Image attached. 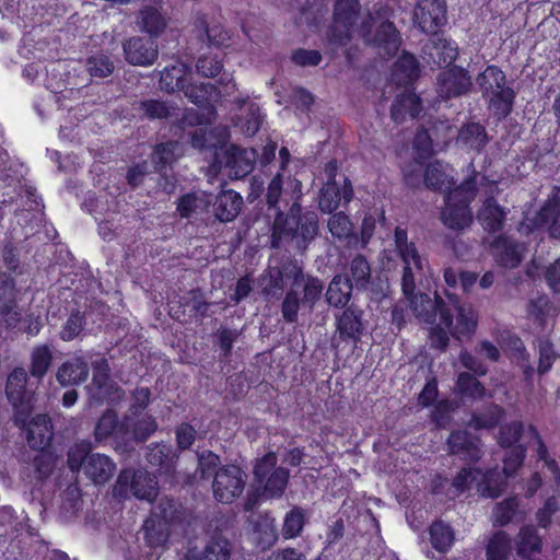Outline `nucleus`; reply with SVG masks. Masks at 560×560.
<instances>
[{
  "instance_id": "f257e3e1",
  "label": "nucleus",
  "mask_w": 560,
  "mask_h": 560,
  "mask_svg": "<svg viewBox=\"0 0 560 560\" xmlns=\"http://www.w3.org/2000/svg\"><path fill=\"white\" fill-rule=\"evenodd\" d=\"M456 316L445 305L440 311V319L429 331L431 347L444 351L450 341V336L456 340L470 339L476 331L478 316L470 305H457L455 307Z\"/></svg>"
},
{
  "instance_id": "f03ea898",
  "label": "nucleus",
  "mask_w": 560,
  "mask_h": 560,
  "mask_svg": "<svg viewBox=\"0 0 560 560\" xmlns=\"http://www.w3.org/2000/svg\"><path fill=\"white\" fill-rule=\"evenodd\" d=\"M468 168L474 174L456 188L450 190L445 196V206L441 212L443 224L450 230L460 232L468 229L472 223V212L469 203L476 196V171L470 163Z\"/></svg>"
},
{
  "instance_id": "7ed1b4c3",
  "label": "nucleus",
  "mask_w": 560,
  "mask_h": 560,
  "mask_svg": "<svg viewBox=\"0 0 560 560\" xmlns=\"http://www.w3.org/2000/svg\"><path fill=\"white\" fill-rule=\"evenodd\" d=\"M476 82L493 115L499 119L508 117L513 109L515 92L508 85L505 73L490 65L477 75Z\"/></svg>"
},
{
  "instance_id": "20e7f679",
  "label": "nucleus",
  "mask_w": 560,
  "mask_h": 560,
  "mask_svg": "<svg viewBox=\"0 0 560 560\" xmlns=\"http://www.w3.org/2000/svg\"><path fill=\"white\" fill-rule=\"evenodd\" d=\"M394 241L397 254L404 264L401 290L408 296L416 289V281L423 275L427 260L422 257L415 243L408 241L407 231L396 228Z\"/></svg>"
},
{
  "instance_id": "39448f33",
  "label": "nucleus",
  "mask_w": 560,
  "mask_h": 560,
  "mask_svg": "<svg viewBox=\"0 0 560 560\" xmlns=\"http://www.w3.org/2000/svg\"><path fill=\"white\" fill-rule=\"evenodd\" d=\"M175 508L172 500L162 499L143 524L144 539L151 548L163 547L168 540L170 523Z\"/></svg>"
},
{
  "instance_id": "423d86ee",
  "label": "nucleus",
  "mask_w": 560,
  "mask_h": 560,
  "mask_svg": "<svg viewBox=\"0 0 560 560\" xmlns=\"http://www.w3.org/2000/svg\"><path fill=\"white\" fill-rule=\"evenodd\" d=\"M277 456L270 452L255 465V478L265 481L264 493L268 498H280L288 485L289 471L283 467H276Z\"/></svg>"
},
{
  "instance_id": "0eeeda50",
  "label": "nucleus",
  "mask_w": 560,
  "mask_h": 560,
  "mask_svg": "<svg viewBox=\"0 0 560 560\" xmlns=\"http://www.w3.org/2000/svg\"><path fill=\"white\" fill-rule=\"evenodd\" d=\"M246 478V474L236 465H226L218 469L212 482L215 500L221 503H231L242 494Z\"/></svg>"
},
{
  "instance_id": "6e6552de",
  "label": "nucleus",
  "mask_w": 560,
  "mask_h": 560,
  "mask_svg": "<svg viewBox=\"0 0 560 560\" xmlns=\"http://www.w3.org/2000/svg\"><path fill=\"white\" fill-rule=\"evenodd\" d=\"M540 230H547L551 237L560 240V199L557 196L549 198L534 219L526 218L518 228L525 235Z\"/></svg>"
},
{
  "instance_id": "1a4fd4ad",
  "label": "nucleus",
  "mask_w": 560,
  "mask_h": 560,
  "mask_svg": "<svg viewBox=\"0 0 560 560\" xmlns=\"http://www.w3.org/2000/svg\"><path fill=\"white\" fill-rule=\"evenodd\" d=\"M360 4L358 0H337L330 40L346 45L355 31Z\"/></svg>"
},
{
  "instance_id": "9d476101",
  "label": "nucleus",
  "mask_w": 560,
  "mask_h": 560,
  "mask_svg": "<svg viewBox=\"0 0 560 560\" xmlns=\"http://www.w3.org/2000/svg\"><path fill=\"white\" fill-rule=\"evenodd\" d=\"M445 0H418L413 10V22L423 32L435 34L446 23Z\"/></svg>"
},
{
  "instance_id": "9b49d317",
  "label": "nucleus",
  "mask_w": 560,
  "mask_h": 560,
  "mask_svg": "<svg viewBox=\"0 0 560 560\" xmlns=\"http://www.w3.org/2000/svg\"><path fill=\"white\" fill-rule=\"evenodd\" d=\"M257 153L254 149H241L232 145L228 148L222 156H218L219 163L229 168V176L242 178L253 171Z\"/></svg>"
},
{
  "instance_id": "f8f14e48",
  "label": "nucleus",
  "mask_w": 560,
  "mask_h": 560,
  "mask_svg": "<svg viewBox=\"0 0 560 560\" xmlns=\"http://www.w3.org/2000/svg\"><path fill=\"white\" fill-rule=\"evenodd\" d=\"M352 198V184L347 177H343L342 184L339 182H330L323 186L320 189L318 207L322 212L331 213L341 205H348Z\"/></svg>"
},
{
  "instance_id": "ddd939ff",
  "label": "nucleus",
  "mask_w": 560,
  "mask_h": 560,
  "mask_svg": "<svg viewBox=\"0 0 560 560\" xmlns=\"http://www.w3.org/2000/svg\"><path fill=\"white\" fill-rule=\"evenodd\" d=\"M471 85L472 82L468 71L459 67L443 71L438 78V91L444 98L467 94Z\"/></svg>"
},
{
  "instance_id": "4468645a",
  "label": "nucleus",
  "mask_w": 560,
  "mask_h": 560,
  "mask_svg": "<svg viewBox=\"0 0 560 560\" xmlns=\"http://www.w3.org/2000/svg\"><path fill=\"white\" fill-rule=\"evenodd\" d=\"M450 453L468 462H478L483 452L481 441L466 430L453 431L447 439Z\"/></svg>"
},
{
  "instance_id": "2eb2a0df",
  "label": "nucleus",
  "mask_w": 560,
  "mask_h": 560,
  "mask_svg": "<svg viewBox=\"0 0 560 560\" xmlns=\"http://www.w3.org/2000/svg\"><path fill=\"white\" fill-rule=\"evenodd\" d=\"M409 301V308L413 316L421 323L435 324L436 317H440L441 308L445 307V302L441 296L434 294V298H430L425 293H415L406 296Z\"/></svg>"
},
{
  "instance_id": "dca6fc26",
  "label": "nucleus",
  "mask_w": 560,
  "mask_h": 560,
  "mask_svg": "<svg viewBox=\"0 0 560 560\" xmlns=\"http://www.w3.org/2000/svg\"><path fill=\"white\" fill-rule=\"evenodd\" d=\"M126 60L135 66H151L158 59V45L152 38L135 36L124 44Z\"/></svg>"
},
{
  "instance_id": "f3484780",
  "label": "nucleus",
  "mask_w": 560,
  "mask_h": 560,
  "mask_svg": "<svg viewBox=\"0 0 560 560\" xmlns=\"http://www.w3.org/2000/svg\"><path fill=\"white\" fill-rule=\"evenodd\" d=\"M130 480V488L133 495L141 500L152 501L158 494L156 478L145 470H124L118 477V485L121 487Z\"/></svg>"
},
{
  "instance_id": "a211bd4d",
  "label": "nucleus",
  "mask_w": 560,
  "mask_h": 560,
  "mask_svg": "<svg viewBox=\"0 0 560 560\" xmlns=\"http://www.w3.org/2000/svg\"><path fill=\"white\" fill-rule=\"evenodd\" d=\"M363 311L358 306L350 305L340 314L336 315V332L343 341L358 342L363 330Z\"/></svg>"
},
{
  "instance_id": "6ab92c4d",
  "label": "nucleus",
  "mask_w": 560,
  "mask_h": 560,
  "mask_svg": "<svg viewBox=\"0 0 560 560\" xmlns=\"http://www.w3.org/2000/svg\"><path fill=\"white\" fill-rule=\"evenodd\" d=\"M492 249L497 261L506 268L517 267L526 250L524 244L515 243L508 236H499L494 240Z\"/></svg>"
},
{
  "instance_id": "aec40b11",
  "label": "nucleus",
  "mask_w": 560,
  "mask_h": 560,
  "mask_svg": "<svg viewBox=\"0 0 560 560\" xmlns=\"http://www.w3.org/2000/svg\"><path fill=\"white\" fill-rule=\"evenodd\" d=\"M116 471V464L113 459L101 453L91 454L83 469L84 475L94 485H105L112 479Z\"/></svg>"
},
{
  "instance_id": "412c9836",
  "label": "nucleus",
  "mask_w": 560,
  "mask_h": 560,
  "mask_svg": "<svg viewBox=\"0 0 560 560\" xmlns=\"http://www.w3.org/2000/svg\"><path fill=\"white\" fill-rule=\"evenodd\" d=\"M423 51L429 61L440 67L450 66L458 55L457 46L440 36L430 38L424 45Z\"/></svg>"
},
{
  "instance_id": "4be33fe9",
  "label": "nucleus",
  "mask_w": 560,
  "mask_h": 560,
  "mask_svg": "<svg viewBox=\"0 0 560 560\" xmlns=\"http://www.w3.org/2000/svg\"><path fill=\"white\" fill-rule=\"evenodd\" d=\"M243 198L236 191L222 190L213 202V214L221 222H232L240 213Z\"/></svg>"
},
{
  "instance_id": "5701e85b",
  "label": "nucleus",
  "mask_w": 560,
  "mask_h": 560,
  "mask_svg": "<svg viewBox=\"0 0 560 560\" xmlns=\"http://www.w3.org/2000/svg\"><path fill=\"white\" fill-rule=\"evenodd\" d=\"M51 438V424L47 415H37L28 422L26 440L33 450L43 451L49 445Z\"/></svg>"
},
{
  "instance_id": "b1692460",
  "label": "nucleus",
  "mask_w": 560,
  "mask_h": 560,
  "mask_svg": "<svg viewBox=\"0 0 560 560\" xmlns=\"http://www.w3.org/2000/svg\"><path fill=\"white\" fill-rule=\"evenodd\" d=\"M126 439L145 441L156 429L155 419L149 415H126L122 420Z\"/></svg>"
},
{
  "instance_id": "393cba45",
  "label": "nucleus",
  "mask_w": 560,
  "mask_h": 560,
  "mask_svg": "<svg viewBox=\"0 0 560 560\" xmlns=\"http://www.w3.org/2000/svg\"><path fill=\"white\" fill-rule=\"evenodd\" d=\"M136 23L140 31L150 35V37H159L167 26V19L161 13L160 9L154 5H144L137 14Z\"/></svg>"
},
{
  "instance_id": "a878e982",
  "label": "nucleus",
  "mask_w": 560,
  "mask_h": 560,
  "mask_svg": "<svg viewBox=\"0 0 560 560\" xmlns=\"http://www.w3.org/2000/svg\"><path fill=\"white\" fill-rule=\"evenodd\" d=\"M527 433L533 440V443L536 445L538 460L542 463V468L547 469V471L550 474L551 489L558 491L560 488V468L557 462L549 456L547 446L542 442L535 427L529 425Z\"/></svg>"
},
{
  "instance_id": "bb28decb",
  "label": "nucleus",
  "mask_w": 560,
  "mask_h": 560,
  "mask_svg": "<svg viewBox=\"0 0 560 560\" xmlns=\"http://www.w3.org/2000/svg\"><path fill=\"white\" fill-rule=\"evenodd\" d=\"M354 287L347 275H336L328 284L325 298L327 303L334 307L346 306L352 296Z\"/></svg>"
},
{
  "instance_id": "cd10ccee",
  "label": "nucleus",
  "mask_w": 560,
  "mask_h": 560,
  "mask_svg": "<svg viewBox=\"0 0 560 560\" xmlns=\"http://www.w3.org/2000/svg\"><path fill=\"white\" fill-rule=\"evenodd\" d=\"M421 109L422 106L419 96L412 92L405 91L404 93L397 95L395 98L392 105L390 114L392 118L396 122H402L408 117H417Z\"/></svg>"
},
{
  "instance_id": "c85d7f7f",
  "label": "nucleus",
  "mask_w": 560,
  "mask_h": 560,
  "mask_svg": "<svg viewBox=\"0 0 560 560\" xmlns=\"http://www.w3.org/2000/svg\"><path fill=\"white\" fill-rule=\"evenodd\" d=\"M27 374L23 368L14 369L8 376L5 394L9 401L14 406H23L28 401V392L26 390Z\"/></svg>"
},
{
  "instance_id": "c756f323",
  "label": "nucleus",
  "mask_w": 560,
  "mask_h": 560,
  "mask_svg": "<svg viewBox=\"0 0 560 560\" xmlns=\"http://www.w3.org/2000/svg\"><path fill=\"white\" fill-rule=\"evenodd\" d=\"M88 376L89 366L82 358L68 360L57 372V380L63 386L82 383Z\"/></svg>"
},
{
  "instance_id": "7c9ffc66",
  "label": "nucleus",
  "mask_w": 560,
  "mask_h": 560,
  "mask_svg": "<svg viewBox=\"0 0 560 560\" xmlns=\"http://www.w3.org/2000/svg\"><path fill=\"white\" fill-rule=\"evenodd\" d=\"M505 215V211L497 201L493 198H488L478 212V220L486 231L494 233L503 228Z\"/></svg>"
},
{
  "instance_id": "2f4dec72",
  "label": "nucleus",
  "mask_w": 560,
  "mask_h": 560,
  "mask_svg": "<svg viewBox=\"0 0 560 560\" xmlns=\"http://www.w3.org/2000/svg\"><path fill=\"white\" fill-rule=\"evenodd\" d=\"M212 202L211 195L206 191H194L182 196L177 202V211L182 218L205 212Z\"/></svg>"
},
{
  "instance_id": "473e14b6",
  "label": "nucleus",
  "mask_w": 560,
  "mask_h": 560,
  "mask_svg": "<svg viewBox=\"0 0 560 560\" xmlns=\"http://www.w3.org/2000/svg\"><path fill=\"white\" fill-rule=\"evenodd\" d=\"M327 226L335 240L347 242L349 246L357 245L358 237L353 232V224L346 213H334L328 219Z\"/></svg>"
},
{
  "instance_id": "72a5a7b5",
  "label": "nucleus",
  "mask_w": 560,
  "mask_h": 560,
  "mask_svg": "<svg viewBox=\"0 0 560 560\" xmlns=\"http://www.w3.org/2000/svg\"><path fill=\"white\" fill-rule=\"evenodd\" d=\"M189 68L180 61L171 67H166L160 78L161 89L166 92L183 91L187 84V74Z\"/></svg>"
},
{
  "instance_id": "f704fd0d",
  "label": "nucleus",
  "mask_w": 560,
  "mask_h": 560,
  "mask_svg": "<svg viewBox=\"0 0 560 560\" xmlns=\"http://www.w3.org/2000/svg\"><path fill=\"white\" fill-rule=\"evenodd\" d=\"M488 141L489 138L485 127L477 122H469L463 126L457 138V142L460 145L477 152L481 151Z\"/></svg>"
},
{
  "instance_id": "c9c22d12",
  "label": "nucleus",
  "mask_w": 560,
  "mask_h": 560,
  "mask_svg": "<svg viewBox=\"0 0 560 560\" xmlns=\"http://www.w3.org/2000/svg\"><path fill=\"white\" fill-rule=\"evenodd\" d=\"M94 435L97 441L106 440L110 435L126 439L122 421H118L117 413L114 410H106L100 418L95 425Z\"/></svg>"
},
{
  "instance_id": "e433bc0d",
  "label": "nucleus",
  "mask_w": 560,
  "mask_h": 560,
  "mask_svg": "<svg viewBox=\"0 0 560 560\" xmlns=\"http://www.w3.org/2000/svg\"><path fill=\"white\" fill-rule=\"evenodd\" d=\"M373 43L384 51V56L395 55L399 48L400 38L394 24L392 22L382 23Z\"/></svg>"
},
{
  "instance_id": "4c0bfd02",
  "label": "nucleus",
  "mask_w": 560,
  "mask_h": 560,
  "mask_svg": "<svg viewBox=\"0 0 560 560\" xmlns=\"http://www.w3.org/2000/svg\"><path fill=\"white\" fill-rule=\"evenodd\" d=\"M148 462L159 467L163 474H172L175 468V458L172 454V447L166 444H152L148 447Z\"/></svg>"
},
{
  "instance_id": "58836bf2",
  "label": "nucleus",
  "mask_w": 560,
  "mask_h": 560,
  "mask_svg": "<svg viewBox=\"0 0 560 560\" xmlns=\"http://www.w3.org/2000/svg\"><path fill=\"white\" fill-rule=\"evenodd\" d=\"M418 74L417 59L410 54H402L394 63L393 81L396 84L404 85L411 82Z\"/></svg>"
},
{
  "instance_id": "ea45409f",
  "label": "nucleus",
  "mask_w": 560,
  "mask_h": 560,
  "mask_svg": "<svg viewBox=\"0 0 560 560\" xmlns=\"http://www.w3.org/2000/svg\"><path fill=\"white\" fill-rule=\"evenodd\" d=\"M307 515L305 510L300 506H293L283 517L281 536L284 539L299 537L306 524Z\"/></svg>"
},
{
  "instance_id": "a19ab883",
  "label": "nucleus",
  "mask_w": 560,
  "mask_h": 560,
  "mask_svg": "<svg viewBox=\"0 0 560 560\" xmlns=\"http://www.w3.org/2000/svg\"><path fill=\"white\" fill-rule=\"evenodd\" d=\"M93 378L92 387H95V393L92 397L97 400H103L109 394V366L105 359H100L93 362Z\"/></svg>"
},
{
  "instance_id": "79ce46f5",
  "label": "nucleus",
  "mask_w": 560,
  "mask_h": 560,
  "mask_svg": "<svg viewBox=\"0 0 560 560\" xmlns=\"http://www.w3.org/2000/svg\"><path fill=\"white\" fill-rule=\"evenodd\" d=\"M347 276L355 289H366L371 280V266L368 259L361 254L353 257Z\"/></svg>"
},
{
  "instance_id": "37998d69",
  "label": "nucleus",
  "mask_w": 560,
  "mask_h": 560,
  "mask_svg": "<svg viewBox=\"0 0 560 560\" xmlns=\"http://www.w3.org/2000/svg\"><path fill=\"white\" fill-rule=\"evenodd\" d=\"M430 541L432 547L439 552H446L454 544L453 528L442 522L436 521L430 526Z\"/></svg>"
},
{
  "instance_id": "c03bdc74",
  "label": "nucleus",
  "mask_w": 560,
  "mask_h": 560,
  "mask_svg": "<svg viewBox=\"0 0 560 560\" xmlns=\"http://www.w3.org/2000/svg\"><path fill=\"white\" fill-rule=\"evenodd\" d=\"M182 155L180 145L176 141H170L156 145L152 154V161L159 172H163Z\"/></svg>"
},
{
  "instance_id": "a18cd8bd",
  "label": "nucleus",
  "mask_w": 560,
  "mask_h": 560,
  "mask_svg": "<svg viewBox=\"0 0 560 560\" xmlns=\"http://www.w3.org/2000/svg\"><path fill=\"white\" fill-rule=\"evenodd\" d=\"M453 176L447 172V165L441 162L430 163L424 173V184L432 189L447 188L452 184Z\"/></svg>"
},
{
  "instance_id": "49530a36",
  "label": "nucleus",
  "mask_w": 560,
  "mask_h": 560,
  "mask_svg": "<svg viewBox=\"0 0 560 560\" xmlns=\"http://www.w3.org/2000/svg\"><path fill=\"white\" fill-rule=\"evenodd\" d=\"M511 553V539L510 536L499 530L494 533L487 545L486 556L487 560H508Z\"/></svg>"
},
{
  "instance_id": "de8ad7c7",
  "label": "nucleus",
  "mask_w": 560,
  "mask_h": 560,
  "mask_svg": "<svg viewBox=\"0 0 560 560\" xmlns=\"http://www.w3.org/2000/svg\"><path fill=\"white\" fill-rule=\"evenodd\" d=\"M541 545V538L533 526L521 528L516 541L518 556L526 557L533 552H540Z\"/></svg>"
},
{
  "instance_id": "09e8293b",
  "label": "nucleus",
  "mask_w": 560,
  "mask_h": 560,
  "mask_svg": "<svg viewBox=\"0 0 560 560\" xmlns=\"http://www.w3.org/2000/svg\"><path fill=\"white\" fill-rule=\"evenodd\" d=\"M261 292L268 298L279 299L284 290L285 282L278 267H269L260 279Z\"/></svg>"
},
{
  "instance_id": "8fccbe9b",
  "label": "nucleus",
  "mask_w": 560,
  "mask_h": 560,
  "mask_svg": "<svg viewBox=\"0 0 560 560\" xmlns=\"http://www.w3.org/2000/svg\"><path fill=\"white\" fill-rule=\"evenodd\" d=\"M52 360L51 350L48 346H37L31 355L30 373L32 376L42 380L47 373Z\"/></svg>"
},
{
  "instance_id": "3c124183",
  "label": "nucleus",
  "mask_w": 560,
  "mask_h": 560,
  "mask_svg": "<svg viewBox=\"0 0 560 560\" xmlns=\"http://www.w3.org/2000/svg\"><path fill=\"white\" fill-rule=\"evenodd\" d=\"M481 482L478 485L479 491L483 497L498 498L501 495L505 485V477L497 469L488 470L480 476Z\"/></svg>"
},
{
  "instance_id": "603ef678",
  "label": "nucleus",
  "mask_w": 560,
  "mask_h": 560,
  "mask_svg": "<svg viewBox=\"0 0 560 560\" xmlns=\"http://www.w3.org/2000/svg\"><path fill=\"white\" fill-rule=\"evenodd\" d=\"M183 92L187 98L199 106L209 103L218 94L212 83H187Z\"/></svg>"
},
{
  "instance_id": "864d4df0",
  "label": "nucleus",
  "mask_w": 560,
  "mask_h": 560,
  "mask_svg": "<svg viewBox=\"0 0 560 560\" xmlns=\"http://www.w3.org/2000/svg\"><path fill=\"white\" fill-rule=\"evenodd\" d=\"M456 389L462 396L471 399H480L486 395L483 385L468 372H463L458 375Z\"/></svg>"
},
{
  "instance_id": "5fc2aeb1",
  "label": "nucleus",
  "mask_w": 560,
  "mask_h": 560,
  "mask_svg": "<svg viewBox=\"0 0 560 560\" xmlns=\"http://www.w3.org/2000/svg\"><path fill=\"white\" fill-rule=\"evenodd\" d=\"M86 70L92 77L106 78L110 75L115 69L114 62L109 56L98 52L90 56L85 62Z\"/></svg>"
},
{
  "instance_id": "6e6d98bb",
  "label": "nucleus",
  "mask_w": 560,
  "mask_h": 560,
  "mask_svg": "<svg viewBox=\"0 0 560 560\" xmlns=\"http://www.w3.org/2000/svg\"><path fill=\"white\" fill-rule=\"evenodd\" d=\"M301 288H303L304 293L302 305L307 307L310 312H313L315 304L323 295V282L316 277L307 276Z\"/></svg>"
},
{
  "instance_id": "4d7b16f0",
  "label": "nucleus",
  "mask_w": 560,
  "mask_h": 560,
  "mask_svg": "<svg viewBox=\"0 0 560 560\" xmlns=\"http://www.w3.org/2000/svg\"><path fill=\"white\" fill-rule=\"evenodd\" d=\"M518 508L517 498H509L498 503L492 512V523L494 526H504L509 524L516 514Z\"/></svg>"
},
{
  "instance_id": "13d9d810",
  "label": "nucleus",
  "mask_w": 560,
  "mask_h": 560,
  "mask_svg": "<svg viewBox=\"0 0 560 560\" xmlns=\"http://www.w3.org/2000/svg\"><path fill=\"white\" fill-rule=\"evenodd\" d=\"M139 109L149 119H163L173 116L177 108L163 101L148 100L139 104Z\"/></svg>"
},
{
  "instance_id": "bf43d9fd",
  "label": "nucleus",
  "mask_w": 560,
  "mask_h": 560,
  "mask_svg": "<svg viewBox=\"0 0 560 560\" xmlns=\"http://www.w3.org/2000/svg\"><path fill=\"white\" fill-rule=\"evenodd\" d=\"M92 450L90 442L82 441L74 444L68 452V466L71 471H79L85 468V464Z\"/></svg>"
},
{
  "instance_id": "052dcab7",
  "label": "nucleus",
  "mask_w": 560,
  "mask_h": 560,
  "mask_svg": "<svg viewBox=\"0 0 560 560\" xmlns=\"http://www.w3.org/2000/svg\"><path fill=\"white\" fill-rule=\"evenodd\" d=\"M85 326V318L80 311H73L65 322L59 332L63 341H71L79 337Z\"/></svg>"
},
{
  "instance_id": "680f3d73",
  "label": "nucleus",
  "mask_w": 560,
  "mask_h": 560,
  "mask_svg": "<svg viewBox=\"0 0 560 560\" xmlns=\"http://www.w3.org/2000/svg\"><path fill=\"white\" fill-rule=\"evenodd\" d=\"M301 305L302 299L300 298L299 289L290 288L282 301L281 313L283 319L287 323H295Z\"/></svg>"
},
{
  "instance_id": "e2e57ef3",
  "label": "nucleus",
  "mask_w": 560,
  "mask_h": 560,
  "mask_svg": "<svg viewBox=\"0 0 560 560\" xmlns=\"http://www.w3.org/2000/svg\"><path fill=\"white\" fill-rule=\"evenodd\" d=\"M285 284H290V288L300 289L303 281L307 276L304 275L303 268L298 264L296 260H288L278 267Z\"/></svg>"
},
{
  "instance_id": "0e129e2a",
  "label": "nucleus",
  "mask_w": 560,
  "mask_h": 560,
  "mask_svg": "<svg viewBox=\"0 0 560 560\" xmlns=\"http://www.w3.org/2000/svg\"><path fill=\"white\" fill-rule=\"evenodd\" d=\"M502 413L501 407L491 406L485 413L472 415L469 425L475 429H491L499 423Z\"/></svg>"
},
{
  "instance_id": "69168bd1",
  "label": "nucleus",
  "mask_w": 560,
  "mask_h": 560,
  "mask_svg": "<svg viewBox=\"0 0 560 560\" xmlns=\"http://www.w3.org/2000/svg\"><path fill=\"white\" fill-rule=\"evenodd\" d=\"M230 544L225 539H212L203 549L200 560H229Z\"/></svg>"
},
{
  "instance_id": "338daca9",
  "label": "nucleus",
  "mask_w": 560,
  "mask_h": 560,
  "mask_svg": "<svg viewBox=\"0 0 560 560\" xmlns=\"http://www.w3.org/2000/svg\"><path fill=\"white\" fill-rule=\"evenodd\" d=\"M318 231V220L314 212L301 215L296 222V235L308 242L315 237Z\"/></svg>"
},
{
  "instance_id": "774afa93",
  "label": "nucleus",
  "mask_w": 560,
  "mask_h": 560,
  "mask_svg": "<svg viewBox=\"0 0 560 560\" xmlns=\"http://www.w3.org/2000/svg\"><path fill=\"white\" fill-rule=\"evenodd\" d=\"M523 429V423L520 421L502 425L499 431V444L503 447L512 446L520 440Z\"/></svg>"
}]
</instances>
